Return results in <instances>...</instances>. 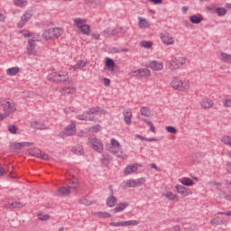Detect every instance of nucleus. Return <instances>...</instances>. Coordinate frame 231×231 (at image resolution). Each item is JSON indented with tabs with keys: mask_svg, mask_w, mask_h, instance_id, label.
<instances>
[{
	"mask_svg": "<svg viewBox=\"0 0 231 231\" xmlns=\"http://www.w3.org/2000/svg\"><path fill=\"white\" fill-rule=\"evenodd\" d=\"M109 152L112 153L114 156L126 160L127 159V154L122 151V148L120 146L119 141L116 139H110V146H109Z\"/></svg>",
	"mask_w": 231,
	"mask_h": 231,
	"instance_id": "f257e3e1",
	"label": "nucleus"
},
{
	"mask_svg": "<svg viewBox=\"0 0 231 231\" xmlns=\"http://www.w3.org/2000/svg\"><path fill=\"white\" fill-rule=\"evenodd\" d=\"M79 184L77 179H69V180L67 181V187L59 188L56 195H58L59 197L69 196L70 194V189H76L79 188Z\"/></svg>",
	"mask_w": 231,
	"mask_h": 231,
	"instance_id": "f03ea898",
	"label": "nucleus"
},
{
	"mask_svg": "<svg viewBox=\"0 0 231 231\" xmlns=\"http://www.w3.org/2000/svg\"><path fill=\"white\" fill-rule=\"evenodd\" d=\"M64 33L62 28H49L42 32V39L50 41L52 39H59Z\"/></svg>",
	"mask_w": 231,
	"mask_h": 231,
	"instance_id": "7ed1b4c3",
	"label": "nucleus"
},
{
	"mask_svg": "<svg viewBox=\"0 0 231 231\" xmlns=\"http://www.w3.org/2000/svg\"><path fill=\"white\" fill-rule=\"evenodd\" d=\"M189 81L185 79V80H182V79H180V78H172L171 79V88L177 90V91H186L189 89Z\"/></svg>",
	"mask_w": 231,
	"mask_h": 231,
	"instance_id": "20e7f679",
	"label": "nucleus"
},
{
	"mask_svg": "<svg viewBox=\"0 0 231 231\" xmlns=\"http://www.w3.org/2000/svg\"><path fill=\"white\" fill-rule=\"evenodd\" d=\"M185 63H187L186 57L171 58V61H169V69L176 71L180 69L181 66H184Z\"/></svg>",
	"mask_w": 231,
	"mask_h": 231,
	"instance_id": "39448f33",
	"label": "nucleus"
},
{
	"mask_svg": "<svg viewBox=\"0 0 231 231\" xmlns=\"http://www.w3.org/2000/svg\"><path fill=\"white\" fill-rule=\"evenodd\" d=\"M1 106H3L4 114H5V116H9L16 110L15 103L12 100L1 99Z\"/></svg>",
	"mask_w": 231,
	"mask_h": 231,
	"instance_id": "423d86ee",
	"label": "nucleus"
},
{
	"mask_svg": "<svg viewBox=\"0 0 231 231\" xmlns=\"http://www.w3.org/2000/svg\"><path fill=\"white\" fill-rule=\"evenodd\" d=\"M73 23H75V26L79 28V32L83 35H89V25L87 24V20L77 18L73 19Z\"/></svg>",
	"mask_w": 231,
	"mask_h": 231,
	"instance_id": "0eeeda50",
	"label": "nucleus"
},
{
	"mask_svg": "<svg viewBox=\"0 0 231 231\" xmlns=\"http://www.w3.org/2000/svg\"><path fill=\"white\" fill-rule=\"evenodd\" d=\"M88 145L96 152H99V153L103 152L104 144L101 142V140H99L98 138H97V137H89L88 138Z\"/></svg>",
	"mask_w": 231,
	"mask_h": 231,
	"instance_id": "6e6552de",
	"label": "nucleus"
},
{
	"mask_svg": "<svg viewBox=\"0 0 231 231\" xmlns=\"http://www.w3.org/2000/svg\"><path fill=\"white\" fill-rule=\"evenodd\" d=\"M40 42V35H36V37L32 38L31 40L28 41V45H27V53L28 56H38V52L36 51V44L35 42Z\"/></svg>",
	"mask_w": 231,
	"mask_h": 231,
	"instance_id": "1a4fd4ad",
	"label": "nucleus"
},
{
	"mask_svg": "<svg viewBox=\"0 0 231 231\" xmlns=\"http://www.w3.org/2000/svg\"><path fill=\"white\" fill-rule=\"evenodd\" d=\"M76 133V125H75V122H70V124H69V125H67V127H65L64 131L60 132V134H59V135L60 137H71L75 134Z\"/></svg>",
	"mask_w": 231,
	"mask_h": 231,
	"instance_id": "9d476101",
	"label": "nucleus"
},
{
	"mask_svg": "<svg viewBox=\"0 0 231 231\" xmlns=\"http://www.w3.org/2000/svg\"><path fill=\"white\" fill-rule=\"evenodd\" d=\"M146 182V179L144 178H138L134 180H128L124 181V184H125L126 187L128 188H139L143 184Z\"/></svg>",
	"mask_w": 231,
	"mask_h": 231,
	"instance_id": "9b49d317",
	"label": "nucleus"
},
{
	"mask_svg": "<svg viewBox=\"0 0 231 231\" xmlns=\"http://www.w3.org/2000/svg\"><path fill=\"white\" fill-rule=\"evenodd\" d=\"M32 16L33 13H32L31 10L25 11L22 17H20V22H18L17 27L23 28V26H25V24H27V23L30 21V19H32Z\"/></svg>",
	"mask_w": 231,
	"mask_h": 231,
	"instance_id": "f8f14e48",
	"label": "nucleus"
},
{
	"mask_svg": "<svg viewBox=\"0 0 231 231\" xmlns=\"http://www.w3.org/2000/svg\"><path fill=\"white\" fill-rule=\"evenodd\" d=\"M28 152L30 153V155L34 156L39 159H42V160H44V161H48L50 159L48 154L42 152V150H40L38 148L30 149L28 151Z\"/></svg>",
	"mask_w": 231,
	"mask_h": 231,
	"instance_id": "ddd939ff",
	"label": "nucleus"
},
{
	"mask_svg": "<svg viewBox=\"0 0 231 231\" xmlns=\"http://www.w3.org/2000/svg\"><path fill=\"white\" fill-rule=\"evenodd\" d=\"M159 37L161 38V42L164 43L165 46H171L174 43L173 37L169 32H162L159 34Z\"/></svg>",
	"mask_w": 231,
	"mask_h": 231,
	"instance_id": "4468645a",
	"label": "nucleus"
},
{
	"mask_svg": "<svg viewBox=\"0 0 231 231\" xmlns=\"http://www.w3.org/2000/svg\"><path fill=\"white\" fill-rule=\"evenodd\" d=\"M175 189H177V193L183 197H189L193 194V192L189 188L183 187L180 184L175 186Z\"/></svg>",
	"mask_w": 231,
	"mask_h": 231,
	"instance_id": "2eb2a0df",
	"label": "nucleus"
},
{
	"mask_svg": "<svg viewBox=\"0 0 231 231\" xmlns=\"http://www.w3.org/2000/svg\"><path fill=\"white\" fill-rule=\"evenodd\" d=\"M150 69L154 71H161L164 69V65L161 61L152 60L150 62Z\"/></svg>",
	"mask_w": 231,
	"mask_h": 231,
	"instance_id": "dca6fc26",
	"label": "nucleus"
},
{
	"mask_svg": "<svg viewBox=\"0 0 231 231\" xmlns=\"http://www.w3.org/2000/svg\"><path fill=\"white\" fill-rule=\"evenodd\" d=\"M199 106H201L202 109H209L214 106V102L208 97H204L199 101Z\"/></svg>",
	"mask_w": 231,
	"mask_h": 231,
	"instance_id": "f3484780",
	"label": "nucleus"
},
{
	"mask_svg": "<svg viewBox=\"0 0 231 231\" xmlns=\"http://www.w3.org/2000/svg\"><path fill=\"white\" fill-rule=\"evenodd\" d=\"M123 115H124V122L125 123V125H132V117H133L132 110L125 109L124 110Z\"/></svg>",
	"mask_w": 231,
	"mask_h": 231,
	"instance_id": "a211bd4d",
	"label": "nucleus"
},
{
	"mask_svg": "<svg viewBox=\"0 0 231 231\" xmlns=\"http://www.w3.org/2000/svg\"><path fill=\"white\" fill-rule=\"evenodd\" d=\"M150 27H151L150 22H148L146 19L141 16L138 17V28H140L141 30H143V29H148Z\"/></svg>",
	"mask_w": 231,
	"mask_h": 231,
	"instance_id": "6ab92c4d",
	"label": "nucleus"
},
{
	"mask_svg": "<svg viewBox=\"0 0 231 231\" xmlns=\"http://www.w3.org/2000/svg\"><path fill=\"white\" fill-rule=\"evenodd\" d=\"M138 171L136 164H128L126 165L125 169H124V174L130 175Z\"/></svg>",
	"mask_w": 231,
	"mask_h": 231,
	"instance_id": "aec40b11",
	"label": "nucleus"
},
{
	"mask_svg": "<svg viewBox=\"0 0 231 231\" xmlns=\"http://www.w3.org/2000/svg\"><path fill=\"white\" fill-rule=\"evenodd\" d=\"M86 115H103L104 110L99 106H95L93 108H89L88 111L83 113Z\"/></svg>",
	"mask_w": 231,
	"mask_h": 231,
	"instance_id": "412c9836",
	"label": "nucleus"
},
{
	"mask_svg": "<svg viewBox=\"0 0 231 231\" xmlns=\"http://www.w3.org/2000/svg\"><path fill=\"white\" fill-rule=\"evenodd\" d=\"M203 22V15L201 14H193L189 16V23L193 24H199Z\"/></svg>",
	"mask_w": 231,
	"mask_h": 231,
	"instance_id": "4be33fe9",
	"label": "nucleus"
},
{
	"mask_svg": "<svg viewBox=\"0 0 231 231\" xmlns=\"http://www.w3.org/2000/svg\"><path fill=\"white\" fill-rule=\"evenodd\" d=\"M31 126H32V128H33L35 130H46V129H48L46 125H44L42 122H40V121L32 122Z\"/></svg>",
	"mask_w": 231,
	"mask_h": 231,
	"instance_id": "5701e85b",
	"label": "nucleus"
},
{
	"mask_svg": "<svg viewBox=\"0 0 231 231\" xmlns=\"http://www.w3.org/2000/svg\"><path fill=\"white\" fill-rule=\"evenodd\" d=\"M4 207L7 209H11V208H22L23 207V205L21 202L15 200V201H9V203L5 204Z\"/></svg>",
	"mask_w": 231,
	"mask_h": 231,
	"instance_id": "b1692460",
	"label": "nucleus"
},
{
	"mask_svg": "<svg viewBox=\"0 0 231 231\" xmlns=\"http://www.w3.org/2000/svg\"><path fill=\"white\" fill-rule=\"evenodd\" d=\"M32 145H33V143H28V142H25V143H14L12 144V147H14L15 150L19 151V150H21L23 147H30V146H32Z\"/></svg>",
	"mask_w": 231,
	"mask_h": 231,
	"instance_id": "393cba45",
	"label": "nucleus"
},
{
	"mask_svg": "<svg viewBox=\"0 0 231 231\" xmlns=\"http://www.w3.org/2000/svg\"><path fill=\"white\" fill-rule=\"evenodd\" d=\"M116 203H117V199L114 195H110L106 199V205L109 208H114Z\"/></svg>",
	"mask_w": 231,
	"mask_h": 231,
	"instance_id": "a878e982",
	"label": "nucleus"
},
{
	"mask_svg": "<svg viewBox=\"0 0 231 231\" xmlns=\"http://www.w3.org/2000/svg\"><path fill=\"white\" fill-rule=\"evenodd\" d=\"M60 71L59 72H52L48 75L47 79L51 82H58V78H63L64 76H60Z\"/></svg>",
	"mask_w": 231,
	"mask_h": 231,
	"instance_id": "bb28decb",
	"label": "nucleus"
},
{
	"mask_svg": "<svg viewBox=\"0 0 231 231\" xmlns=\"http://www.w3.org/2000/svg\"><path fill=\"white\" fill-rule=\"evenodd\" d=\"M19 67H12L5 70V74L10 77H15L17 74H19Z\"/></svg>",
	"mask_w": 231,
	"mask_h": 231,
	"instance_id": "cd10ccee",
	"label": "nucleus"
},
{
	"mask_svg": "<svg viewBox=\"0 0 231 231\" xmlns=\"http://www.w3.org/2000/svg\"><path fill=\"white\" fill-rule=\"evenodd\" d=\"M128 207V204L127 203H119L117 205V207L114 208V209H112V211L115 213V214H117L119 212H122L124 210H125V208H127Z\"/></svg>",
	"mask_w": 231,
	"mask_h": 231,
	"instance_id": "c85d7f7f",
	"label": "nucleus"
},
{
	"mask_svg": "<svg viewBox=\"0 0 231 231\" xmlns=\"http://www.w3.org/2000/svg\"><path fill=\"white\" fill-rule=\"evenodd\" d=\"M163 196L165 198H167V199L172 201V202H179V196L176 194H173L172 192L169 191L165 194H163Z\"/></svg>",
	"mask_w": 231,
	"mask_h": 231,
	"instance_id": "c756f323",
	"label": "nucleus"
},
{
	"mask_svg": "<svg viewBox=\"0 0 231 231\" xmlns=\"http://www.w3.org/2000/svg\"><path fill=\"white\" fill-rule=\"evenodd\" d=\"M218 56L220 57V60L226 63H231V55L224 52H218Z\"/></svg>",
	"mask_w": 231,
	"mask_h": 231,
	"instance_id": "7c9ffc66",
	"label": "nucleus"
},
{
	"mask_svg": "<svg viewBox=\"0 0 231 231\" xmlns=\"http://www.w3.org/2000/svg\"><path fill=\"white\" fill-rule=\"evenodd\" d=\"M60 76H61V77H59L58 81H54V83H66L67 81H69V76H67V72L60 71ZM62 76H64V77H62Z\"/></svg>",
	"mask_w": 231,
	"mask_h": 231,
	"instance_id": "2f4dec72",
	"label": "nucleus"
},
{
	"mask_svg": "<svg viewBox=\"0 0 231 231\" xmlns=\"http://www.w3.org/2000/svg\"><path fill=\"white\" fill-rule=\"evenodd\" d=\"M14 5L18 8H25L28 5L27 0H14Z\"/></svg>",
	"mask_w": 231,
	"mask_h": 231,
	"instance_id": "473e14b6",
	"label": "nucleus"
},
{
	"mask_svg": "<svg viewBox=\"0 0 231 231\" xmlns=\"http://www.w3.org/2000/svg\"><path fill=\"white\" fill-rule=\"evenodd\" d=\"M140 113H141V116H143L144 117H150L151 116V110H150V108H148L146 106L141 107Z\"/></svg>",
	"mask_w": 231,
	"mask_h": 231,
	"instance_id": "72a5a7b5",
	"label": "nucleus"
},
{
	"mask_svg": "<svg viewBox=\"0 0 231 231\" xmlns=\"http://www.w3.org/2000/svg\"><path fill=\"white\" fill-rule=\"evenodd\" d=\"M137 71L141 74L143 78H148L151 76V71L149 69H138Z\"/></svg>",
	"mask_w": 231,
	"mask_h": 231,
	"instance_id": "f704fd0d",
	"label": "nucleus"
},
{
	"mask_svg": "<svg viewBox=\"0 0 231 231\" xmlns=\"http://www.w3.org/2000/svg\"><path fill=\"white\" fill-rule=\"evenodd\" d=\"M216 14H217L218 17H223L226 14V9L225 7H217L215 11Z\"/></svg>",
	"mask_w": 231,
	"mask_h": 231,
	"instance_id": "c9c22d12",
	"label": "nucleus"
},
{
	"mask_svg": "<svg viewBox=\"0 0 231 231\" xmlns=\"http://www.w3.org/2000/svg\"><path fill=\"white\" fill-rule=\"evenodd\" d=\"M122 223L125 226H135L138 224H140L138 220H127V221H122Z\"/></svg>",
	"mask_w": 231,
	"mask_h": 231,
	"instance_id": "e433bc0d",
	"label": "nucleus"
},
{
	"mask_svg": "<svg viewBox=\"0 0 231 231\" xmlns=\"http://www.w3.org/2000/svg\"><path fill=\"white\" fill-rule=\"evenodd\" d=\"M180 183H181V185H185V186H193V180H191V179L189 178H181V180H180Z\"/></svg>",
	"mask_w": 231,
	"mask_h": 231,
	"instance_id": "4c0bfd02",
	"label": "nucleus"
},
{
	"mask_svg": "<svg viewBox=\"0 0 231 231\" xmlns=\"http://www.w3.org/2000/svg\"><path fill=\"white\" fill-rule=\"evenodd\" d=\"M85 67H87V62L83 61V60H79L77 62V64H75V66H73L74 69H85Z\"/></svg>",
	"mask_w": 231,
	"mask_h": 231,
	"instance_id": "58836bf2",
	"label": "nucleus"
},
{
	"mask_svg": "<svg viewBox=\"0 0 231 231\" xmlns=\"http://www.w3.org/2000/svg\"><path fill=\"white\" fill-rule=\"evenodd\" d=\"M88 116H89V115H86V114L78 115V116H76V118L80 121H93V118L88 117Z\"/></svg>",
	"mask_w": 231,
	"mask_h": 231,
	"instance_id": "ea45409f",
	"label": "nucleus"
},
{
	"mask_svg": "<svg viewBox=\"0 0 231 231\" xmlns=\"http://www.w3.org/2000/svg\"><path fill=\"white\" fill-rule=\"evenodd\" d=\"M76 89L75 88H62V94L67 96V95H72L75 93Z\"/></svg>",
	"mask_w": 231,
	"mask_h": 231,
	"instance_id": "a19ab883",
	"label": "nucleus"
},
{
	"mask_svg": "<svg viewBox=\"0 0 231 231\" xmlns=\"http://www.w3.org/2000/svg\"><path fill=\"white\" fill-rule=\"evenodd\" d=\"M210 189H212L213 191L217 190L219 189V187L222 185L219 182H214V181H210L208 183Z\"/></svg>",
	"mask_w": 231,
	"mask_h": 231,
	"instance_id": "79ce46f5",
	"label": "nucleus"
},
{
	"mask_svg": "<svg viewBox=\"0 0 231 231\" xmlns=\"http://www.w3.org/2000/svg\"><path fill=\"white\" fill-rule=\"evenodd\" d=\"M140 46L141 48L150 49L152 46V42L148 41H142L140 42Z\"/></svg>",
	"mask_w": 231,
	"mask_h": 231,
	"instance_id": "37998d69",
	"label": "nucleus"
},
{
	"mask_svg": "<svg viewBox=\"0 0 231 231\" xmlns=\"http://www.w3.org/2000/svg\"><path fill=\"white\" fill-rule=\"evenodd\" d=\"M224 224H225V221L219 220V217H216V218L210 220V225L220 226V225H224Z\"/></svg>",
	"mask_w": 231,
	"mask_h": 231,
	"instance_id": "c03bdc74",
	"label": "nucleus"
},
{
	"mask_svg": "<svg viewBox=\"0 0 231 231\" xmlns=\"http://www.w3.org/2000/svg\"><path fill=\"white\" fill-rule=\"evenodd\" d=\"M96 216L101 217V218H109L111 217V214L107 212H96Z\"/></svg>",
	"mask_w": 231,
	"mask_h": 231,
	"instance_id": "a18cd8bd",
	"label": "nucleus"
},
{
	"mask_svg": "<svg viewBox=\"0 0 231 231\" xmlns=\"http://www.w3.org/2000/svg\"><path fill=\"white\" fill-rule=\"evenodd\" d=\"M72 152L73 154L83 155V149L80 146L73 147Z\"/></svg>",
	"mask_w": 231,
	"mask_h": 231,
	"instance_id": "49530a36",
	"label": "nucleus"
},
{
	"mask_svg": "<svg viewBox=\"0 0 231 231\" xmlns=\"http://www.w3.org/2000/svg\"><path fill=\"white\" fill-rule=\"evenodd\" d=\"M106 67H107V69H114L115 63L112 60V59H110V58L106 59Z\"/></svg>",
	"mask_w": 231,
	"mask_h": 231,
	"instance_id": "de8ad7c7",
	"label": "nucleus"
},
{
	"mask_svg": "<svg viewBox=\"0 0 231 231\" xmlns=\"http://www.w3.org/2000/svg\"><path fill=\"white\" fill-rule=\"evenodd\" d=\"M221 142L227 146H231V137L230 136L222 137Z\"/></svg>",
	"mask_w": 231,
	"mask_h": 231,
	"instance_id": "09e8293b",
	"label": "nucleus"
},
{
	"mask_svg": "<svg viewBox=\"0 0 231 231\" xmlns=\"http://www.w3.org/2000/svg\"><path fill=\"white\" fill-rule=\"evenodd\" d=\"M7 129L9 130V133L12 134H17V126L9 125H7Z\"/></svg>",
	"mask_w": 231,
	"mask_h": 231,
	"instance_id": "8fccbe9b",
	"label": "nucleus"
},
{
	"mask_svg": "<svg viewBox=\"0 0 231 231\" xmlns=\"http://www.w3.org/2000/svg\"><path fill=\"white\" fill-rule=\"evenodd\" d=\"M165 131L171 134H177V129L173 126H165Z\"/></svg>",
	"mask_w": 231,
	"mask_h": 231,
	"instance_id": "3c124183",
	"label": "nucleus"
},
{
	"mask_svg": "<svg viewBox=\"0 0 231 231\" xmlns=\"http://www.w3.org/2000/svg\"><path fill=\"white\" fill-rule=\"evenodd\" d=\"M141 140L144 141V142H149V143H157L158 139L156 138H146L144 136H138Z\"/></svg>",
	"mask_w": 231,
	"mask_h": 231,
	"instance_id": "603ef678",
	"label": "nucleus"
},
{
	"mask_svg": "<svg viewBox=\"0 0 231 231\" xmlns=\"http://www.w3.org/2000/svg\"><path fill=\"white\" fill-rule=\"evenodd\" d=\"M130 77L138 78V79H143V77H142V75L140 74V72L137 69L130 72Z\"/></svg>",
	"mask_w": 231,
	"mask_h": 231,
	"instance_id": "864d4df0",
	"label": "nucleus"
},
{
	"mask_svg": "<svg viewBox=\"0 0 231 231\" xmlns=\"http://www.w3.org/2000/svg\"><path fill=\"white\" fill-rule=\"evenodd\" d=\"M38 219H40L42 221H46V220L50 219V216L43 214V213H40V214H38Z\"/></svg>",
	"mask_w": 231,
	"mask_h": 231,
	"instance_id": "5fc2aeb1",
	"label": "nucleus"
},
{
	"mask_svg": "<svg viewBox=\"0 0 231 231\" xmlns=\"http://www.w3.org/2000/svg\"><path fill=\"white\" fill-rule=\"evenodd\" d=\"M79 204L85 205V206H90L91 205V200H88L87 198H83L79 199Z\"/></svg>",
	"mask_w": 231,
	"mask_h": 231,
	"instance_id": "6e6d98bb",
	"label": "nucleus"
},
{
	"mask_svg": "<svg viewBox=\"0 0 231 231\" xmlns=\"http://www.w3.org/2000/svg\"><path fill=\"white\" fill-rule=\"evenodd\" d=\"M109 226H114V227H125V226L122 222H110Z\"/></svg>",
	"mask_w": 231,
	"mask_h": 231,
	"instance_id": "4d7b16f0",
	"label": "nucleus"
},
{
	"mask_svg": "<svg viewBox=\"0 0 231 231\" xmlns=\"http://www.w3.org/2000/svg\"><path fill=\"white\" fill-rule=\"evenodd\" d=\"M87 4H89V5H96V6H99L103 4V2L101 0H91L90 2H85Z\"/></svg>",
	"mask_w": 231,
	"mask_h": 231,
	"instance_id": "13d9d810",
	"label": "nucleus"
},
{
	"mask_svg": "<svg viewBox=\"0 0 231 231\" xmlns=\"http://www.w3.org/2000/svg\"><path fill=\"white\" fill-rule=\"evenodd\" d=\"M224 107L230 108L231 107V99H226L223 101Z\"/></svg>",
	"mask_w": 231,
	"mask_h": 231,
	"instance_id": "bf43d9fd",
	"label": "nucleus"
},
{
	"mask_svg": "<svg viewBox=\"0 0 231 231\" xmlns=\"http://www.w3.org/2000/svg\"><path fill=\"white\" fill-rule=\"evenodd\" d=\"M100 130H101V126L99 125H95L91 127V131H93V133H98Z\"/></svg>",
	"mask_w": 231,
	"mask_h": 231,
	"instance_id": "052dcab7",
	"label": "nucleus"
},
{
	"mask_svg": "<svg viewBox=\"0 0 231 231\" xmlns=\"http://www.w3.org/2000/svg\"><path fill=\"white\" fill-rule=\"evenodd\" d=\"M148 126H150V131L152 132V134H156V128L152 125V123H149Z\"/></svg>",
	"mask_w": 231,
	"mask_h": 231,
	"instance_id": "680f3d73",
	"label": "nucleus"
},
{
	"mask_svg": "<svg viewBox=\"0 0 231 231\" xmlns=\"http://www.w3.org/2000/svg\"><path fill=\"white\" fill-rule=\"evenodd\" d=\"M91 37L96 40V41H99V34L98 33H91Z\"/></svg>",
	"mask_w": 231,
	"mask_h": 231,
	"instance_id": "e2e57ef3",
	"label": "nucleus"
},
{
	"mask_svg": "<svg viewBox=\"0 0 231 231\" xmlns=\"http://www.w3.org/2000/svg\"><path fill=\"white\" fill-rule=\"evenodd\" d=\"M104 86L108 87L111 84V80L108 79H104Z\"/></svg>",
	"mask_w": 231,
	"mask_h": 231,
	"instance_id": "0e129e2a",
	"label": "nucleus"
},
{
	"mask_svg": "<svg viewBox=\"0 0 231 231\" xmlns=\"http://www.w3.org/2000/svg\"><path fill=\"white\" fill-rule=\"evenodd\" d=\"M150 168L151 169H154L156 171H160V170L158 169V166H156L155 163H151L150 164Z\"/></svg>",
	"mask_w": 231,
	"mask_h": 231,
	"instance_id": "69168bd1",
	"label": "nucleus"
},
{
	"mask_svg": "<svg viewBox=\"0 0 231 231\" xmlns=\"http://www.w3.org/2000/svg\"><path fill=\"white\" fill-rule=\"evenodd\" d=\"M150 2L154 5H161L162 3V0H150Z\"/></svg>",
	"mask_w": 231,
	"mask_h": 231,
	"instance_id": "338daca9",
	"label": "nucleus"
},
{
	"mask_svg": "<svg viewBox=\"0 0 231 231\" xmlns=\"http://www.w3.org/2000/svg\"><path fill=\"white\" fill-rule=\"evenodd\" d=\"M226 172L230 173L231 174V162H228L226 164Z\"/></svg>",
	"mask_w": 231,
	"mask_h": 231,
	"instance_id": "774afa93",
	"label": "nucleus"
}]
</instances>
